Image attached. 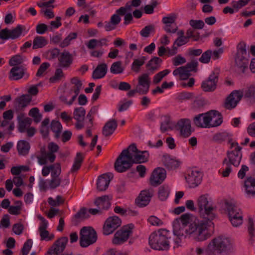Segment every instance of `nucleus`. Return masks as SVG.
I'll return each mask as SVG.
<instances>
[{"mask_svg": "<svg viewBox=\"0 0 255 255\" xmlns=\"http://www.w3.org/2000/svg\"><path fill=\"white\" fill-rule=\"evenodd\" d=\"M72 136V132L70 130H66L60 132L55 138L57 141L66 142L69 141Z\"/></svg>", "mask_w": 255, "mask_h": 255, "instance_id": "37998d69", "label": "nucleus"}, {"mask_svg": "<svg viewBox=\"0 0 255 255\" xmlns=\"http://www.w3.org/2000/svg\"><path fill=\"white\" fill-rule=\"evenodd\" d=\"M213 141L217 142H228V143H238L234 140L232 136L228 132L218 133L213 136Z\"/></svg>", "mask_w": 255, "mask_h": 255, "instance_id": "a878e982", "label": "nucleus"}, {"mask_svg": "<svg viewBox=\"0 0 255 255\" xmlns=\"http://www.w3.org/2000/svg\"><path fill=\"white\" fill-rule=\"evenodd\" d=\"M230 247L229 239L219 236L212 239L209 243L206 253L208 255H229Z\"/></svg>", "mask_w": 255, "mask_h": 255, "instance_id": "20e7f679", "label": "nucleus"}, {"mask_svg": "<svg viewBox=\"0 0 255 255\" xmlns=\"http://www.w3.org/2000/svg\"><path fill=\"white\" fill-rule=\"evenodd\" d=\"M238 218H235L234 215L232 213H230V220L234 227H238L241 225L243 223V216L242 214L238 215Z\"/></svg>", "mask_w": 255, "mask_h": 255, "instance_id": "bf43d9fd", "label": "nucleus"}, {"mask_svg": "<svg viewBox=\"0 0 255 255\" xmlns=\"http://www.w3.org/2000/svg\"><path fill=\"white\" fill-rule=\"evenodd\" d=\"M32 244L33 243L31 239H28L26 241L21 249L22 255H28L32 247Z\"/></svg>", "mask_w": 255, "mask_h": 255, "instance_id": "774afa93", "label": "nucleus"}, {"mask_svg": "<svg viewBox=\"0 0 255 255\" xmlns=\"http://www.w3.org/2000/svg\"><path fill=\"white\" fill-rule=\"evenodd\" d=\"M25 29L24 27L18 25L15 28L13 29L9 30V33L10 39H14L18 38L21 34L23 30Z\"/></svg>", "mask_w": 255, "mask_h": 255, "instance_id": "49530a36", "label": "nucleus"}, {"mask_svg": "<svg viewBox=\"0 0 255 255\" xmlns=\"http://www.w3.org/2000/svg\"><path fill=\"white\" fill-rule=\"evenodd\" d=\"M186 236L192 238L196 241L202 242L208 239L210 234L208 231V222L193 218L190 225L185 229Z\"/></svg>", "mask_w": 255, "mask_h": 255, "instance_id": "f03ea898", "label": "nucleus"}, {"mask_svg": "<svg viewBox=\"0 0 255 255\" xmlns=\"http://www.w3.org/2000/svg\"><path fill=\"white\" fill-rule=\"evenodd\" d=\"M120 15H121L120 13L116 12L115 14L111 16L110 20L107 22L105 25V28L106 31H111L116 28L121 20Z\"/></svg>", "mask_w": 255, "mask_h": 255, "instance_id": "cd10ccee", "label": "nucleus"}, {"mask_svg": "<svg viewBox=\"0 0 255 255\" xmlns=\"http://www.w3.org/2000/svg\"><path fill=\"white\" fill-rule=\"evenodd\" d=\"M194 122L198 127H215L222 123L223 118L218 111L211 110L206 113L196 116L194 119Z\"/></svg>", "mask_w": 255, "mask_h": 255, "instance_id": "7ed1b4c3", "label": "nucleus"}, {"mask_svg": "<svg viewBox=\"0 0 255 255\" xmlns=\"http://www.w3.org/2000/svg\"><path fill=\"white\" fill-rule=\"evenodd\" d=\"M169 233L165 229H159L152 233L149 237L151 248L158 251L167 250L169 248Z\"/></svg>", "mask_w": 255, "mask_h": 255, "instance_id": "39448f33", "label": "nucleus"}, {"mask_svg": "<svg viewBox=\"0 0 255 255\" xmlns=\"http://www.w3.org/2000/svg\"><path fill=\"white\" fill-rule=\"evenodd\" d=\"M97 240V233L92 227H84L80 230L79 244L81 247L86 248L95 243Z\"/></svg>", "mask_w": 255, "mask_h": 255, "instance_id": "6e6552de", "label": "nucleus"}, {"mask_svg": "<svg viewBox=\"0 0 255 255\" xmlns=\"http://www.w3.org/2000/svg\"><path fill=\"white\" fill-rule=\"evenodd\" d=\"M61 173L60 165L58 168H56L55 171H54L51 173V179L48 182V185L50 189H54L60 186L62 181V179L60 177Z\"/></svg>", "mask_w": 255, "mask_h": 255, "instance_id": "aec40b11", "label": "nucleus"}, {"mask_svg": "<svg viewBox=\"0 0 255 255\" xmlns=\"http://www.w3.org/2000/svg\"><path fill=\"white\" fill-rule=\"evenodd\" d=\"M61 165L60 163H55L54 164L50 165L49 166H44L42 170V174L44 176H47L50 172L52 173L53 171H55L56 168H58Z\"/></svg>", "mask_w": 255, "mask_h": 255, "instance_id": "8fccbe9b", "label": "nucleus"}, {"mask_svg": "<svg viewBox=\"0 0 255 255\" xmlns=\"http://www.w3.org/2000/svg\"><path fill=\"white\" fill-rule=\"evenodd\" d=\"M237 52L235 58L236 65L240 68H245L249 63V54L247 53L246 44L240 42L237 45Z\"/></svg>", "mask_w": 255, "mask_h": 255, "instance_id": "1a4fd4ad", "label": "nucleus"}, {"mask_svg": "<svg viewBox=\"0 0 255 255\" xmlns=\"http://www.w3.org/2000/svg\"><path fill=\"white\" fill-rule=\"evenodd\" d=\"M228 157V162H230L231 164L235 166H238L240 163L242 154H238L237 153H227Z\"/></svg>", "mask_w": 255, "mask_h": 255, "instance_id": "c03bdc74", "label": "nucleus"}, {"mask_svg": "<svg viewBox=\"0 0 255 255\" xmlns=\"http://www.w3.org/2000/svg\"><path fill=\"white\" fill-rule=\"evenodd\" d=\"M47 44L46 38L43 36H36L33 41V49H38L43 47Z\"/></svg>", "mask_w": 255, "mask_h": 255, "instance_id": "79ce46f5", "label": "nucleus"}, {"mask_svg": "<svg viewBox=\"0 0 255 255\" xmlns=\"http://www.w3.org/2000/svg\"><path fill=\"white\" fill-rule=\"evenodd\" d=\"M121 224L120 219L117 216L109 218L103 226V234L109 235L113 233Z\"/></svg>", "mask_w": 255, "mask_h": 255, "instance_id": "4468645a", "label": "nucleus"}, {"mask_svg": "<svg viewBox=\"0 0 255 255\" xmlns=\"http://www.w3.org/2000/svg\"><path fill=\"white\" fill-rule=\"evenodd\" d=\"M68 241L67 237L60 238L49 249L45 255H58L61 253L65 250Z\"/></svg>", "mask_w": 255, "mask_h": 255, "instance_id": "f8f14e48", "label": "nucleus"}, {"mask_svg": "<svg viewBox=\"0 0 255 255\" xmlns=\"http://www.w3.org/2000/svg\"><path fill=\"white\" fill-rule=\"evenodd\" d=\"M193 218L196 217L189 214H184L182 215L180 218H177L174 221L173 225L174 229H178L180 226V223H181L183 226H187L188 224L190 225L191 219Z\"/></svg>", "mask_w": 255, "mask_h": 255, "instance_id": "bb28decb", "label": "nucleus"}, {"mask_svg": "<svg viewBox=\"0 0 255 255\" xmlns=\"http://www.w3.org/2000/svg\"><path fill=\"white\" fill-rule=\"evenodd\" d=\"M212 51L211 50H208L203 53L199 58V61L204 64H207L209 63Z\"/></svg>", "mask_w": 255, "mask_h": 255, "instance_id": "e2e57ef3", "label": "nucleus"}, {"mask_svg": "<svg viewBox=\"0 0 255 255\" xmlns=\"http://www.w3.org/2000/svg\"><path fill=\"white\" fill-rule=\"evenodd\" d=\"M197 204L199 207L200 215L204 219L212 221L216 218L215 212L216 207L209 203L207 195L200 196L197 200Z\"/></svg>", "mask_w": 255, "mask_h": 255, "instance_id": "423d86ee", "label": "nucleus"}, {"mask_svg": "<svg viewBox=\"0 0 255 255\" xmlns=\"http://www.w3.org/2000/svg\"><path fill=\"white\" fill-rule=\"evenodd\" d=\"M186 34L187 36L188 40L190 38L192 39L194 41H197L200 38V35L199 32H196L192 29H188L186 32Z\"/></svg>", "mask_w": 255, "mask_h": 255, "instance_id": "052dcab7", "label": "nucleus"}, {"mask_svg": "<svg viewBox=\"0 0 255 255\" xmlns=\"http://www.w3.org/2000/svg\"><path fill=\"white\" fill-rule=\"evenodd\" d=\"M186 178L190 186L195 187L200 183L202 180V174L197 170L192 171L188 177Z\"/></svg>", "mask_w": 255, "mask_h": 255, "instance_id": "393cba45", "label": "nucleus"}, {"mask_svg": "<svg viewBox=\"0 0 255 255\" xmlns=\"http://www.w3.org/2000/svg\"><path fill=\"white\" fill-rule=\"evenodd\" d=\"M17 100L19 106L25 107L30 102L31 98L29 95H22Z\"/></svg>", "mask_w": 255, "mask_h": 255, "instance_id": "4d7b16f0", "label": "nucleus"}, {"mask_svg": "<svg viewBox=\"0 0 255 255\" xmlns=\"http://www.w3.org/2000/svg\"><path fill=\"white\" fill-rule=\"evenodd\" d=\"M113 178L111 173H105L100 175L98 179L97 188L99 191H104L108 187L110 181Z\"/></svg>", "mask_w": 255, "mask_h": 255, "instance_id": "6ab92c4d", "label": "nucleus"}, {"mask_svg": "<svg viewBox=\"0 0 255 255\" xmlns=\"http://www.w3.org/2000/svg\"><path fill=\"white\" fill-rule=\"evenodd\" d=\"M134 226L129 224L124 226L121 229L118 231L114 235L113 243L115 245H120L125 242L129 238L132 232Z\"/></svg>", "mask_w": 255, "mask_h": 255, "instance_id": "9b49d317", "label": "nucleus"}, {"mask_svg": "<svg viewBox=\"0 0 255 255\" xmlns=\"http://www.w3.org/2000/svg\"><path fill=\"white\" fill-rule=\"evenodd\" d=\"M84 160V155L81 152H77L74 158V163L71 168L72 173L77 172L81 167Z\"/></svg>", "mask_w": 255, "mask_h": 255, "instance_id": "72a5a7b5", "label": "nucleus"}, {"mask_svg": "<svg viewBox=\"0 0 255 255\" xmlns=\"http://www.w3.org/2000/svg\"><path fill=\"white\" fill-rule=\"evenodd\" d=\"M17 205L11 206L9 207L8 212L10 214L17 215L20 214L21 210V205L22 203L21 201H17L16 202Z\"/></svg>", "mask_w": 255, "mask_h": 255, "instance_id": "69168bd1", "label": "nucleus"}, {"mask_svg": "<svg viewBox=\"0 0 255 255\" xmlns=\"http://www.w3.org/2000/svg\"><path fill=\"white\" fill-rule=\"evenodd\" d=\"M162 60L158 57H154L151 59L146 65V67L151 71H154L159 69Z\"/></svg>", "mask_w": 255, "mask_h": 255, "instance_id": "e433bc0d", "label": "nucleus"}, {"mask_svg": "<svg viewBox=\"0 0 255 255\" xmlns=\"http://www.w3.org/2000/svg\"><path fill=\"white\" fill-rule=\"evenodd\" d=\"M175 126L176 124L172 122L169 116L166 115L162 117L160 125V129L162 131L172 129L174 127H175Z\"/></svg>", "mask_w": 255, "mask_h": 255, "instance_id": "7c9ffc66", "label": "nucleus"}, {"mask_svg": "<svg viewBox=\"0 0 255 255\" xmlns=\"http://www.w3.org/2000/svg\"><path fill=\"white\" fill-rule=\"evenodd\" d=\"M175 128L183 137H187L191 134V122L188 119L180 120L176 124Z\"/></svg>", "mask_w": 255, "mask_h": 255, "instance_id": "2eb2a0df", "label": "nucleus"}, {"mask_svg": "<svg viewBox=\"0 0 255 255\" xmlns=\"http://www.w3.org/2000/svg\"><path fill=\"white\" fill-rule=\"evenodd\" d=\"M243 93L241 91H234L227 97L225 103V107L227 109L234 108L241 100Z\"/></svg>", "mask_w": 255, "mask_h": 255, "instance_id": "dca6fc26", "label": "nucleus"}, {"mask_svg": "<svg viewBox=\"0 0 255 255\" xmlns=\"http://www.w3.org/2000/svg\"><path fill=\"white\" fill-rule=\"evenodd\" d=\"M86 111L83 107L76 108L73 112V118L77 122H83L84 120Z\"/></svg>", "mask_w": 255, "mask_h": 255, "instance_id": "ea45409f", "label": "nucleus"}, {"mask_svg": "<svg viewBox=\"0 0 255 255\" xmlns=\"http://www.w3.org/2000/svg\"><path fill=\"white\" fill-rule=\"evenodd\" d=\"M152 191L143 190L141 192L136 199V204L139 207H143L148 204L152 196Z\"/></svg>", "mask_w": 255, "mask_h": 255, "instance_id": "4be33fe9", "label": "nucleus"}, {"mask_svg": "<svg viewBox=\"0 0 255 255\" xmlns=\"http://www.w3.org/2000/svg\"><path fill=\"white\" fill-rule=\"evenodd\" d=\"M193 98V94L190 92H184L178 94L177 100L178 101L182 102L183 101L188 100Z\"/></svg>", "mask_w": 255, "mask_h": 255, "instance_id": "338daca9", "label": "nucleus"}, {"mask_svg": "<svg viewBox=\"0 0 255 255\" xmlns=\"http://www.w3.org/2000/svg\"><path fill=\"white\" fill-rule=\"evenodd\" d=\"M107 72V65L106 63H102L97 66L94 70L92 74L93 78L98 79L104 77Z\"/></svg>", "mask_w": 255, "mask_h": 255, "instance_id": "c756f323", "label": "nucleus"}, {"mask_svg": "<svg viewBox=\"0 0 255 255\" xmlns=\"http://www.w3.org/2000/svg\"><path fill=\"white\" fill-rule=\"evenodd\" d=\"M169 193V188L167 186H161L158 190V196L161 200L164 201L166 199Z\"/></svg>", "mask_w": 255, "mask_h": 255, "instance_id": "680f3d73", "label": "nucleus"}, {"mask_svg": "<svg viewBox=\"0 0 255 255\" xmlns=\"http://www.w3.org/2000/svg\"><path fill=\"white\" fill-rule=\"evenodd\" d=\"M150 84V79L147 73L139 76L138 78V83L135 86L137 93L139 95H145L149 91Z\"/></svg>", "mask_w": 255, "mask_h": 255, "instance_id": "ddd939ff", "label": "nucleus"}, {"mask_svg": "<svg viewBox=\"0 0 255 255\" xmlns=\"http://www.w3.org/2000/svg\"><path fill=\"white\" fill-rule=\"evenodd\" d=\"M146 60V58L144 56H142L139 58L134 59L131 64V70L136 73L139 72L140 67L144 64Z\"/></svg>", "mask_w": 255, "mask_h": 255, "instance_id": "58836bf2", "label": "nucleus"}, {"mask_svg": "<svg viewBox=\"0 0 255 255\" xmlns=\"http://www.w3.org/2000/svg\"><path fill=\"white\" fill-rule=\"evenodd\" d=\"M170 72L168 69H165L162 71H160L155 74L153 77V82L157 84L159 83L162 79Z\"/></svg>", "mask_w": 255, "mask_h": 255, "instance_id": "13d9d810", "label": "nucleus"}, {"mask_svg": "<svg viewBox=\"0 0 255 255\" xmlns=\"http://www.w3.org/2000/svg\"><path fill=\"white\" fill-rule=\"evenodd\" d=\"M220 73V69L216 68L210 75L208 78L202 82L201 88L206 92H213L217 87L218 77Z\"/></svg>", "mask_w": 255, "mask_h": 255, "instance_id": "9d476101", "label": "nucleus"}, {"mask_svg": "<svg viewBox=\"0 0 255 255\" xmlns=\"http://www.w3.org/2000/svg\"><path fill=\"white\" fill-rule=\"evenodd\" d=\"M26 68L22 65L14 66L10 70L9 79L11 80H18L21 79L26 74Z\"/></svg>", "mask_w": 255, "mask_h": 255, "instance_id": "412c9836", "label": "nucleus"}, {"mask_svg": "<svg viewBox=\"0 0 255 255\" xmlns=\"http://www.w3.org/2000/svg\"><path fill=\"white\" fill-rule=\"evenodd\" d=\"M174 76H180L181 80H186L191 75L190 72L184 66L176 68L173 72Z\"/></svg>", "mask_w": 255, "mask_h": 255, "instance_id": "c9c22d12", "label": "nucleus"}, {"mask_svg": "<svg viewBox=\"0 0 255 255\" xmlns=\"http://www.w3.org/2000/svg\"><path fill=\"white\" fill-rule=\"evenodd\" d=\"M89 215L85 208H81L74 217L75 222H78L88 218Z\"/></svg>", "mask_w": 255, "mask_h": 255, "instance_id": "5fc2aeb1", "label": "nucleus"}, {"mask_svg": "<svg viewBox=\"0 0 255 255\" xmlns=\"http://www.w3.org/2000/svg\"><path fill=\"white\" fill-rule=\"evenodd\" d=\"M47 226L48 225H46L45 224L43 226H39L38 228V231L41 240L49 241L53 240L54 238V235L53 234H49V232L47 231L46 229Z\"/></svg>", "mask_w": 255, "mask_h": 255, "instance_id": "f704fd0d", "label": "nucleus"}, {"mask_svg": "<svg viewBox=\"0 0 255 255\" xmlns=\"http://www.w3.org/2000/svg\"><path fill=\"white\" fill-rule=\"evenodd\" d=\"M243 96L249 99L251 102H255V86L251 85L245 91Z\"/></svg>", "mask_w": 255, "mask_h": 255, "instance_id": "de8ad7c7", "label": "nucleus"}, {"mask_svg": "<svg viewBox=\"0 0 255 255\" xmlns=\"http://www.w3.org/2000/svg\"><path fill=\"white\" fill-rule=\"evenodd\" d=\"M162 161L164 166L169 170H174L178 168L180 162L176 159L171 158L169 155H164Z\"/></svg>", "mask_w": 255, "mask_h": 255, "instance_id": "b1692460", "label": "nucleus"}, {"mask_svg": "<svg viewBox=\"0 0 255 255\" xmlns=\"http://www.w3.org/2000/svg\"><path fill=\"white\" fill-rule=\"evenodd\" d=\"M71 82L74 86L71 89L69 94L73 93V100H75L80 92V90L82 87V83L80 79L77 77H73L71 79Z\"/></svg>", "mask_w": 255, "mask_h": 255, "instance_id": "2f4dec72", "label": "nucleus"}, {"mask_svg": "<svg viewBox=\"0 0 255 255\" xmlns=\"http://www.w3.org/2000/svg\"><path fill=\"white\" fill-rule=\"evenodd\" d=\"M155 31V26L153 24H149L145 26L140 31V34L143 37H148L151 33Z\"/></svg>", "mask_w": 255, "mask_h": 255, "instance_id": "603ef678", "label": "nucleus"}, {"mask_svg": "<svg viewBox=\"0 0 255 255\" xmlns=\"http://www.w3.org/2000/svg\"><path fill=\"white\" fill-rule=\"evenodd\" d=\"M246 192L249 195H255V179L250 176L244 182Z\"/></svg>", "mask_w": 255, "mask_h": 255, "instance_id": "473e14b6", "label": "nucleus"}, {"mask_svg": "<svg viewBox=\"0 0 255 255\" xmlns=\"http://www.w3.org/2000/svg\"><path fill=\"white\" fill-rule=\"evenodd\" d=\"M118 127L116 120L112 119L108 121L103 128L102 134L106 137L111 135L116 130Z\"/></svg>", "mask_w": 255, "mask_h": 255, "instance_id": "5701e85b", "label": "nucleus"}, {"mask_svg": "<svg viewBox=\"0 0 255 255\" xmlns=\"http://www.w3.org/2000/svg\"><path fill=\"white\" fill-rule=\"evenodd\" d=\"M226 208L228 212L229 217H230V213H232L233 215H234L235 213L237 215L239 214H242L241 212V210L239 209L234 204L229 202H225Z\"/></svg>", "mask_w": 255, "mask_h": 255, "instance_id": "3c124183", "label": "nucleus"}, {"mask_svg": "<svg viewBox=\"0 0 255 255\" xmlns=\"http://www.w3.org/2000/svg\"><path fill=\"white\" fill-rule=\"evenodd\" d=\"M110 71L112 73L117 74L123 72L124 68L122 66L121 61H117L113 63L110 68Z\"/></svg>", "mask_w": 255, "mask_h": 255, "instance_id": "864d4df0", "label": "nucleus"}, {"mask_svg": "<svg viewBox=\"0 0 255 255\" xmlns=\"http://www.w3.org/2000/svg\"><path fill=\"white\" fill-rule=\"evenodd\" d=\"M177 18L175 13H172L167 16L163 17L162 21L165 25H176L175 20Z\"/></svg>", "mask_w": 255, "mask_h": 255, "instance_id": "0e129e2a", "label": "nucleus"}, {"mask_svg": "<svg viewBox=\"0 0 255 255\" xmlns=\"http://www.w3.org/2000/svg\"><path fill=\"white\" fill-rule=\"evenodd\" d=\"M77 37V32H71L63 39L60 43L59 46L61 48L66 47L68 46L72 40L75 39Z\"/></svg>", "mask_w": 255, "mask_h": 255, "instance_id": "09e8293b", "label": "nucleus"}, {"mask_svg": "<svg viewBox=\"0 0 255 255\" xmlns=\"http://www.w3.org/2000/svg\"><path fill=\"white\" fill-rule=\"evenodd\" d=\"M64 77V73L61 68L56 69L54 75L49 79L51 83H56L59 81Z\"/></svg>", "mask_w": 255, "mask_h": 255, "instance_id": "6e6d98bb", "label": "nucleus"}, {"mask_svg": "<svg viewBox=\"0 0 255 255\" xmlns=\"http://www.w3.org/2000/svg\"><path fill=\"white\" fill-rule=\"evenodd\" d=\"M58 65L64 69L69 68L73 61L72 55L68 51L64 50L58 56Z\"/></svg>", "mask_w": 255, "mask_h": 255, "instance_id": "a211bd4d", "label": "nucleus"}, {"mask_svg": "<svg viewBox=\"0 0 255 255\" xmlns=\"http://www.w3.org/2000/svg\"><path fill=\"white\" fill-rule=\"evenodd\" d=\"M50 128L51 130L54 133V138L58 136L62 130V126L58 121L52 120L50 123Z\"/></svg>", "mask_w": 255, "mask_h": 255, "instance_id": "4c0bfd02", "label": "nucleus"}, {"mask_svg": "<svg viewBox=\"0 0 255 255\" xmlns=\"http://www.w3.org/2000/svg\"><path fill=\"white\" fill-rule=\"evenodd\" d=\"M31 122L32 120L29 118H25L19 121L18 126L19 131L20 132H25L27 129L29 128Z\"/></svg>", "mask_w": 255, "mask_h": 255, "instance_id": "a19ab883", "label": "nucleus"}, {"mask_svg": "<svg viewBox=\"0 0 255 255\" xmlns=\"http://www.w3.org/2000/svg\"><path fill=\"white\" fill-rule=\"evenodd\" d=\"M59 149L57 144H48L40 148L41 155L37 157L38 163L40 165L46 164L48 162L52 163L55 160V153Z\"/></svg>", "mask_w": 255, "mask_h": 255, "instance_id": "0eeeda50", "label": "nucleus"}, {"mask_svg": "<svg viewBox=\"0 0 255 255\" xmlns=\"http://www.w3.org/2000/svg\"><path fill=\"white\" fill-rule=\"evenodd\" d=\"M24 57L21 55L17 54L13 56L10 59L8 64L11 66H19L24 60Z\"/></svg>", "mask_w": 255, "mask_h": 255, "instance_id": "a18cd8bd", "label": "nucleus"}, {"mask_svg": "<svg viewBox=\"0 0 255 255\" xmlns=\"http://www.w3.org/2000/svg\"><path fill=\"white\" fill-rule=\"evenodd\" d=\"M111 197L108 195H104L97 198L95 201V204L98 206L100 210L107 209L110 206V200Z\"/></svg>", "mask_w": 255, "mask_h": 255, "instance_id": "c85d7f7f", "label": "nucleus"}, {"mask_svg": "<svg viewBox=\"0 0 255 255\" xmlns=\"http://www.w3.org/2000/svg\"><path fill=\"white\" fill-rule=\"evenodd\" d=\"M146 151H141L137 149L135 144H130L124 149L116 159L114 168L118 172H124L129 169L134 163H142L147 160L143 155Z\"/></svg>", "mask_w": 255, "mask_h": 255, "instance_id": "f257e3e1", "label": "nucleus"}, {"mask_svg": "<svg viewBox=\"0 0 255 255\" xmlns=\"http://www.w3.org/2000/svg\"><path fill=\"white\" fill-rule=\"evenodd\" d=\"M166 178V171L163 168H157L152 172L150 178L151 185L156 186L160 184Z\"/></svg>", "mask_w": 255, "mask_h": 255, "instance_id": "f3484780", "label": "nucleus"}]
</instances>
